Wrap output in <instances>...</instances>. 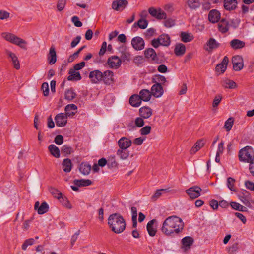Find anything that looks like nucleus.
Listing matches in <instances>:
<instances>
[{
    "label": "nucleus",
    "instance_id": "nucleus-3",
    "mask_svg": "<svg viewBox=\"0 0 254 254\" xmlns=\"http://www.w3.org/2000/svg\"><path fill=\"white\" fill-rule=\"evenodd\" d=\"M239 159L241 162L249 163L254 161V152L250 146H247L240 149L239 152Z\"/></svg>",
    "mask_w": 254,
    "mask_h": 254
},
{
    "label": "nucleus",
    "instance_id": "nucleus-40",
    "mask_svg": "<svg viewBox=\"0 0 254 254\" xmlns=\"http://www.w3.org/2000/svg\"><path fill=\"white\" fill-rule=\"evenodd\" d=\"M92 183L90 180L87 179H81V180H75L74 181V184L77 186H88L91 185Z\"/></svg>",
    "mask_w": 254,
    "mask_h": 254
},
{
    "label": "nucleus",
    "instance_id": "nucleus-30",
    "mask_svg": "<svg viewBox=\"0 0 254 254\" xmlns=\"http://www.w3.org/2000/svg\"><path fill=\"white\" fill-rule=\"evenodd\" d=\"M129 102L132 106L138 107L141 105V100L139 95L134 94L130 97Z\"/></svg>",
    "mask_w": 254,
    "mask_h": 254
},
{
    "label": "nucleus",
    "instance_id": "nucleus-36",
    "mask_svg": "<svg viewBox=\"0 0 254 254\" xmlns=\"http://www.w3.org/2000/svg\"><path fill=\"white\" fill-rule=\"evenodd\" d=\"M62 165L64 171L66 173L70 172L72 169V162L70 159L66 158L64 159L62 162Z\"/></svg>",
    "mask_w": 254,
    "mask_h": 254
},
{
    "label": "nucleus",
    "instance_id": "nucleus-8",
    "mask_svg": "<svg viewBox=\"0 0 254 254\" xmlns=\"http://www.w3.org/2000/svg\"><path fill=\"white\" fill-rule=\"evenodd\" d=\"M153 82L155 84L152 86L151 88V93L152 95L156 98L160 97L163 94L164 91L162 85L157 83L156 81L153 80Z\"/></svg>",
    "mask_w": 254,
    "mask_h": 254
},
{
    "label": "nucleus",
    "instance_id": "nucleus-41",
    "mask_svg": "<svg viewBox=\"0 0 254 254\" xmlns=\"http://www.w3.org/2000/svg\"><path fill=\"white\" fill-rule=\"evenodd\" d=\"M76 96V94L72 88L66 90L65 92V99L68 101H71Z\"/></svg>",
    "mask_w": 254,
    "mask_h": 254
},
{
    "label": "nucleus",
    "instance_id": "nucleus-14",
    "mask_svg": "<svg viewBox=\"0 0 254 254\" xmlns=\"http://www.w3.org/2000/svg\"><path fill=\"white\" fill-rule=\"evenodd\" d=\"M5 53L7 55L9 60L11 61L14 67L17 70L19 69V61L16 55L14 53H12L8 50H5Z\"/></svg>",
    "mask_w": 254,
    "mask_h": 254
},
{
    "label": "nucleus",
    "instance_id": "nucleus-48",
    "mask_svg": "<svg viewBox=\"0 0 254 254\" xmlns=\"http://www.w3.org/2000/svg\"><path fill=\"white\" fill-rule=\"evenodd\" d=\"M73 148L68 145H64L61 148V152L65 155H69L73 152Z\"/></svg>",
    "mask_w": 254,
    "mask_h": 254
},
{
    "label": "nucleus",
    "instance_id": "nucleus-19",
    "mask_svg": "<svg viewBox=\"0 0 254 254\" xmlns=\"http://www.w3.org/2000/svg\"><path fill=\"white\" fill-rule=\"evenodd\" d=\"M47 60L49 64L52 65L54 64L57 61V55L55 50V48L53 45H52L49 49V52L47 55Z\"/></svg>",
    "mask_w": 254,
    "mask_h": 254
},
{
    "label": "nucleus",
    "instance_id": "nucleus-64",
    "mask_svg": "<svg viewBox=\"0 0 254 254\" xmlns=\"http://www.w3.org/2000/svg\"><path fill=\"white\" fill-rule=\"evenodd\" d=\"M245 185L248 189L254 191V183L250 181H246L245 182Z\"/></svg>",
    "mask_w": 254,
    "mask_h": 254
},
{
    "label": "nucleus",
    "instance_id": "nucleus-37",
    "mask_svg": "<svg viewBox=\"0 0 254 254\" xmlns=\"http://www.w3.org/2000/svg\"><path fill=\"white\" fill-rule=\"evenodd\" d=\"M91 169V166L86 163H82L79 167L80 172L83 175H88L89 174Z\"/></svg>",
    "mask_w": 254,
    "mask_h": 254
},
{
    "label": "nucleus",
    "instance_id": "nucleus-25",
    "mask_svg": "<svg viewBox=\"0 0 254 254\" xmlns=\"http://www.w3.org/2000/svg\"><path fill=\"white\" fill-rule=\"evenodd\" d=\"M139 115L144 119L149 118L152 114V110L147 106L141 107L139 110Z\"/></svg>",
    "mask_w": 254,
    "mask_h": 254
},
{
    "label": "nucleus",
    "instance_id": "nucleus-12",
    "mask_svg": "<svg viewBox=\"0 0 254 254\" xmlns=\"http://www.w3.org/2000/svg\"><path fill=\"white\" fill-rule=\"evenodd\" d=\"M233 68L236 71H240L243 67V60L240 56H235L232 58Z\"/></svg>",
    "mask_w": 254,
    "mask_h": 254
},
{
    "label": "nucleus",
    "instance_id": "nucleus-16",
    "mask_svg": "<svg viewBox=\"0 0 254 254\" xmlns=\"http://www.w3.org/2000/svg\"><path fill=\"white\" fill-rule=\"evenodd\" d=\"M39 204V202L37 201L34 205V209L37 211L39 214H43L48 211L49 206L46 202H43L40 206Z\"/></svg>",
    "mask_w": 254,
    "mask_h": 254
},
{
    "label": "nucleus",
    "instance_id": "nucleus-61",
    "mask_svg": "<svg viewBox=\"0 0 254 254\" xmlns=\"http://www.w3.org/2000/svg\"><path fill=\"white\" fill-rule=\"evenodd\" d=\"M135 124L137 127H141L143 126L144 122L142 118L137 117L135 120Z\"/></svg>",
    "mask_w": 254,
    "mask_h": 254
},
{
    "label": "nucleus",
    "instance_id": "nucleus-52",
    "mask_svg": "<svg viewBox=\"0 0 254 254\" xmlns=\"http://www.w3.org/2000/svg\"><path fill=\"white\" fill-rule=\"evenodd\" d=\"M66 0H58L57 7L59 11L63 10L66 5Z\"/></svg>",
    "mask_w": 254,
    "mask_h": 254
},
{
    "label": "nucleus",
    "instance_id": "nucleus-6",
    "mask_svg": "<svg viewBox=\"0 0 254 254\" xmlns=\"http://www.w3.org/2000/svg\"><path fill=\"white\" fill-rule=\"evenodd\" d=\"M149 13L152 16L157 19H165L166 18V14L161 8H155L150 7L148 9Z\"/></svg>",
    "mask_w": 254,
    "mask_h": 254
},
{
    "label": "nucleus",
    "instance_id": "nucleus-27",
    "mask_svg": "<svg viewBox=\"0 0 254 254\" xmlns=\"http://www.w3.org/2000/svg\"><path fill=\"white\" fill-rule=\"evenodd\" d=\"M118 144L120 148L127 149L131 146L132 141L125 137H123L119 139Z\"/></svg>",
    "mask_w": 254,
    "mask_h": 254
},
{
    "label": "nucleus",
    "instance_id": "nucleus-55",
    "mask_svg": "<svg viewBox=\"0 0 254 254\" xmlns=\"http://www.w3.org/2000/svg\"><path fill=\"white\" fill-rule=\"evenodd\" d=\"M41 89L43 90L45 96H47L49 95V88L48 83H43L41 86Z\"/></svg>",
    "mask_w": 254,
    "mask_h": 254
},
{
    "label": "nucleus",
    "instance_id": "nucleus-2",
    "mask_svg": "<svg viewBox=\"0 0 254 254\" xmlns=\"http://www.w3.org/2000/svg\"><path fill=\"white\" fill-rule=\"evenodd\" d=\"M108 224L111 230L116 234L122 233L126 227L125 219L118 213L112 214L109 216L108 219Z\"/></svg>",
    "mask_w": 254,
    "mask_h": 254
},
{
    "label": "nucleus",
    "instance_id": "nucleus-1",
    "mask_svg": "<svg viewBox=\"0 0 254 254\" xmlns=\"http://www.w3.org/2000/svg\"><path fill=\"white\" fill-rule=\"evenodd\" d=\"M184 225V222L181 218L173 215L165 219L163 222L161 230L166 236H173L182 231Z\"/></svg>",
    "mask_w": 254,
    "mask_h": 254
},
{
    "label": "nucleus",
    "instance_id": "nucleus-7",
    "mask_svg": "<svg viewBox=\"0 0 254 254\" xmlns=\"http://www.w3.org/2000/svg\"><path fill=\"white\" fill-rule=\"evenodd\" d=\"M202 189L197 186H194L186 190V192L191 199H195L200 195Z\"/></svg>",
    "mask_w": 254,
    "mask_h": 254
},
{
    "label": "nucleus",
    "instance_id": "nucleus-23",
    "mask_svg": "<svg viewBox=\"0 0 254 254\" xmlns=\"http://www.w3.org/2000/svg\"><path fill=\"white\" fill-rule=\"evenodd\" d=\"M239 198L240 200L245 204L246 206L250 207L251 205L250 200L251 199V196L250 193L245 191L242 194H239Z\"/></svg>",
    "mask_w": 254,
    "mask_h": 254
},
{
    "label": "nucleus",
    "instance_id": "nucleus-38",
    "mask_svg": "<svg viewBox=\"0 0 254 254\" xmlns=\"http://www.w3.org/2000/svg\"><path fill=\"white\" fill-rule=\"evenodd\" d=\"M186 50V47L183 44H177L175 47L174 52L177 56L183 55Z\"/></svg>",
    "mask_w": 254,
    "mask_h": 254
},
{
    "label": "nucleus",
    "instance_id": "nucleus-20",
    "mask_svg": "<svg viewBox=\"0 0 254 254\" xmlns=\"http://www.w3.org/2000/svg\"><path fill=\"white\" fill-rule=\"evenodd\" d=\"M205 50L208 52H211L213 50L220 47V44L218 43L213 38H210L206 42Z\"/></svg>",
    "mask_w": 254,
    "mask_h": 254
},
{
    "label": "nucleus",
    "instance_id": "nucleus-10",
    "mask_svg": "<svg viewBox=\"0 0 254 254\" xmlns=\"http://www.w3.org/2000/svg\"><path fill=\"white\" fill-rule=\"evenodd\" d=\"M67 116L64 113L58 114L55 117L56 125L59 127H64L67 124Z\"/></svg>",
    "mask_w": 254,
    "mask_h": 254
},
{
    "label": "nucleus",
    "instance_id": "nucleus-44",
    "mask_svg": "<svg viewBox=\"0 0 254 254\" xmlns=\"http://www.w3.org/2000/svg\"><path fill=\"white\" fill-rule=\"evenodd\" d=\"M117 155L122 159H126L129 155V152L127 149L120 148L117 152Z\"/></svg>",
    "mask_w": 254,
    "mask_h": 254
},
{
    "label": "nucleus",
    "instance_id": "nucleus-58",
    "mask_svg": "<svg viewBox=\"0 0 254 254\" xmlns=\"http://www.w3.org/2000/svg\"><path fill=\"white\" fill-rule=\"evenodd\" d=\"M151 127L149 126H146L140 130V134L142 135H147L150 132Z\"/></svg>",
    "mask_w": 254,
    "mask_h": 254
},
{
    "label": "nucleus",
    "instance_id": "nucleus-54",
    "mask_svg": "<svg viewBox=\"0 0 254 254\" xmlns=\"http://www.w3.org/2000/svg\"><path fill=\"white\" fill-rule=\"evenodd\" d=\"M164 26L166 27L171 28L175 25V20L172 18H169L164 21Z\"/></svg>",
    "mask_w": 254,
    "mask_h": 254
},
{
    "label": "nucleus",
    "instance_id": "nucleus-43",
    "mask_svg": "<svg viewBox=\"0 0 254 254\" xmlns=\"http://www.w3.org/2000/svg\"><path fill=\"white\" fill-rule=\"evenodd\" d=\"M181 40L185 43L191 41L193 39V36L190 33L182 32L180 34Z\"/></svg>",
    "mask_w": 254,
    "mask_h": 254
},
{
    "label": "nucleus",
    "instance_id": "nucleus-53",
    "mask_svg": "<svg viewBox=\"0 0 254 254\" xmlns=\"http://www.w3.org/2000/svg\"><path fill=\"white\" fill-rule=\"evenodd\" d=\"M137 25L140 28L144 29L147 26L148 22L145 19H140L138 21Z\"/></svg>",
    "mask_w": 254,
    "mask_h": 254
},
{
    "label": "nucleus",
    "instance_id": "nucleus-50",
    "mask_svg": "<svg viewBox=\"0 0 254 254\" xmlns=\"http://www.w3.org/2000/svg\"><path fill=\"white\" fill-rule=\"evenodd\" d=\"M156 52L152 48H148L144 51V55L146 58L151 59L155 55Z\"/></svg>",
    "mask_w": 254,
    "mask_h": 254
},
{
    "label": "nucleus",
    "instance_id": "nucleus-51",
    "mask_svg": "<svg viewBox=\"0 0 254 254\" xmlns=\"http://www.w3.org/2000/svg\"><path fill=\"white\" fill-rule=\"evenodd\" d=\"M131 54L129 52L125 51L121 53V59L123 61H129L131 60Z\"/></svg>",
    "mask_w": 254,
    "mask_h": 254
},
{
    "label": "nucleus",
    "instance_id": "nucleus-33",
    "mask_svg": "<svg viewBox=\"0 0 254 254\" xmlns=\"http://www.w3.org/2000/svg\"><path fill=\"white\" fill-rule=\"evenodd\" d=\"M139 96L140 97L141 101L147 102L150 100L152 94L147 89H142L139 92Z\"/></svg>",
    "mask_w": 254,
    "mask_h": 254
},
{
    "label": "nucleus",
    "instance_id": "nucleus-63",
    "mask_svg": "<svg viewBox=\"0 0 254 254\" xmlns=\"http://www.w3.org/2000/svg\"><path fill=\"white\" fill-rule=\"evenodd\" d=\"M157 83H160L161 85L163 84L166 81V78L161 75H158L156 76Z\"/></svg>",
    "mask_w": 254,
    "mask_h": 254
},
{
    "label": "nucleus",
    "instance_id": "nucleus-31",
    "mask_svg": "<svg viewBox=\"0 0 254 254\" xmlns=\"http://www.w3.org/2000/svg\"><path fill=\"white\" fill-rule=\"evenodd\" d=\"M69 75L67 77V79L69 81H78L81 79V75L78 71L70 69L69 71Z\"/></svg>",
    "mask_w": 254,
    "mask_h": 254
},
{
    "label": "nucleus",
    "instance_id": "nucleus-47",
    "mask_svg": "<svg viewBox=\"0 0 254 254\" xmlns=\"http://www.w3.org/2000/svg\"><path fill=\"white\" fill-rule=\"evenodd\" d=\"M162 192H167V189H160L157 190L156 192L151 196V200L152 201H156L162 195Z\"/></svg>",
    "mask_w": 254,
    "mask_h": 254
},
{
    "label": "nucleus",
    "instance_id": "nucleus-28",
    "mask_svg": "<svg viewBox=\"0 0 254 254\" xmlns=\"http://www.w3.org/2000/svg\"><path fill=\"white\" fill-rule=\"evenodd\" d=\"M77 107L74 104H70L65 107V114L68 117L73 116L77 112Z\"/></svg>",
    "mask_w": 254,
    "mask_h": 254
},
{
    "label": "nucleus",
    "instance_id": "nucleus-57",
    "mask_svg": "<svg viewBox=\"0 0 254 254\" xmlns=\"http://www.w3.org/2000/svg\"><path fill=\"white\" fill-rule=\"evenodd\" d=\"M10 17V13L4 10H0V19L5 20L8 19Z\"/></svg>",
    "mask_w": 254,
    "mask_h": 254
},
{
    "label": "nucleus",
    "instance_id": "nucleus-24",
    "mask_svg": "<svg viewBox=\"0 0 254 254\" xmlns=\"http://www.w3.org/2000/svg\"><path fill=\"white\" fill-rule=\"evenodd\" d=\"M193 242V239L192 237L189 236L184 237L182 240V249L185 251L188 250L192 245Z\"/></svg>",
    "mask_w": 254,
    "mask_h": 254
},
{
    "label": "nucleus",
    "instance_id": "nucleus-21",
    "mask_svg": "<svg viewBox=\"0 0 254 254\" xmlns=\"http://www.w3.org/2000/svg\"><path fill=\"white\" fill-rule=\"evenodd\" d=\"M224 7L228 11L234 10L237 7V0H224Z\"/></svg>",
    "mask_w": 254,
    "mask_h": 254
},
{
    "label": "nucleus",
    "instance_id": "nucleus-34",
    "mask_svg": "<svg viewBox=\"0 0 254 254\" xmlns=\"http://www.w3.org/2000/svg\"><path fill=\"white\" fill-rule=\"evenodd\" d=\"M205 140L201 139L197 141L190 150V154H194L200 150L205 144Z\"/></svg>",
    "mask_w": 254,
    "mask_h": 254
},
{
    "label": "nucleus",
    "instance_id": "nucleus-11",
    "mask_svg": "<svg viewBox=\"0 0 254 254\" xmlns=\"http://www.w3.org/2000/svg\"><path fill=\"white\" fill-rule=\"evenodd\" d=\"M103 73L99 70H95L90 72L89 77L92 83H98L102 81Z\"/></svg>",
    "mask_w": 254,
    "mask_h": 254
},
{
    "label": "nucleus",
    "instance_id": "nucleus-45",
    "mask_svg": "<svg viewBox=\"0 0 254 254\" xmlns=\"http://www.w3.org/2000/svg\"><path fill=\"white\" fill-rule=\"evenodd\" d=\"M188 6L192 9H196L200 6V2L199 0H188Z\"/></svg>",
    "mask_w": 254,
    "mask_h": 254
},
{
    "label": "nucleus",
    "instance_id": "nucleus-60",
    "mask_svg": "<svg viewBox=\"0 0 254 254\" xmlns=\"http://www.w3.org/2000/svg\"><path fill=\"white\" fill-rule=\"evenodd\" d=\"M64 137L61 135H57L54 139V142L57 145H61L64 142Z\"/></svg>",
    "mask_w": 254,
    "mask_h": 254
},
{
    "label": "nucleus",
    "instance_id": "nucleus-15",
    "mask_svg": "<svg viewBox=\"0 0 254 254\" xmlns=\"http://www.w3.org/2000/svg\"><path fill=\"white\" fill-rule=\"evenodd\" d=\"M107 63L110 67L117 69L121 64V59L118 56H113L108 59Z\"/></svg>",
    "mask_w": 254,
    "mask_h": 254
},
{
    "label": "nucleus",
    "instance_id": "nucleus-9",
    "mask_svg": "<svg viewBox=\"0 0 254 254\" xmlns=\"http://www.w3.org/2000/svg\"><path fill=\"white\" fill-rule=\"evenodd\" d=\"M131 44L136 50H141L144 48V40L140 37H135L132 39Z\"/></svg>",
    "mask_w": 254,
    "mask_h": 254
},
{
    "label": "nucleus",
    "instance_id": "nucleus-29",
    "mask_svg": "<svg viewBox=\"0 0 254 254\" xmlns=\"http://www.w3.org/2000/svg\"><path fill=\"white\" fill-rule=\"evenodd\" d=\"M218 27L220 32L225 33L229 29V23L225 19H222L218 23Z\"/></svg>",
    "mask_w": 254,
    "mask_h": 254
},
{
    "label": "nucleus",
    "instance_id": "nucleus-32",
    "mask_svg": "<svg viewBox=\"0 0 254 254\" xmlns=\"http://www.w3.org/2000/svg\"><path fill=\"white\" fill-rule=\"evenodd\" d=\"M156 221V220L155 219H152L149 221L147 224V230L150 236H154L156 233V228L153 226L154 223Z\"/></svg>",
    "mask_w": 254,
    "mask_h": 254
},
{
    "label": "nucleus",
    "instance_id": "nucleus-62",
    "mask_svg": "<svg viewBox=\"0 0 254 254\" xmlns=\"http://www.w3.org/2000/svg\"><path fill=\"white\" fill-rule=\"evenodd\" d=\"M81 36L78 35L71 42V47L74 48L80 42L81 40Z\"/></svg>",
    "mask_w": 254,
    "mask_h": 254
},
{
    "label": "nucleus",
    "instance_id": "nucleus-42",
    "mask_svg": "<svg viewBox=\"0 0 254 254\" xmlns=\"http://www.w3.org/2000/svg\"><path fill=\"white\" fill-rule=\"evenodd\" d=\"M222 85L225 88L234 89L237 87L234 81L227 79L223 81Z\"/></svg>",
    "mask_w": 254,
    "mask_h": 254
},
{
    "label": "nucleus",
    "instance_id": "nucleus-49",
    "mask_svg": "<svg viewBox=\"0 0 254 254\" xmlns=\"http://www.w3.org/2000/svg\"><path fill=\"white\" fill-rule=\"evenodd\" d=\"M233 124V118L232 117L229 118L225 122L224 127L226 129L227 131H229L231 129Z\"/></svg>",
    "mask_w": 254,
    "mask_h": 254
},
{
    "label": "nucleus",
    "instance_id": "nucleus-59",
    "mask_svg": "<svg viewBox=\"0 0 254 254\" xmlns=\"http://www.w3.org/2000/svg\"><path fill=\"white\" fill-rule=\"evenodd\" d=\"M71 21L76 27H80L82 26V23L79 20V18L76 16L72 17Z\"/></svg>",
    "mask_w": 254,
    "mask_h": 254
},
{
    "label": "nucleus",
    "instance_id": "nucleus-4",
    "mask_svg": "<svg viewBox=\"0 0 254 254\" xmlns=\"http://www.w3.org/2000/svg\"><path fill=\"white\" fill-rule=\"evenodd\" d=\"M2 36L6 41L20 47L23 49L27 50L26 46L27 42L16 36L15 35L12 33L5 32L2 34Z\"/></svg>",
    "mask_w": 254,
    "mask_h": 254
},
{
    "label": "nucleus",
    "instance_id": "nucleus-56",
    "mask_svg": "<svg viewBox=\"0 0 254 254\" xmlns=\"http://www.w3.org/2000/svg\"><path fill=\"white\" fill-rule=\"evenodd\" d=\"M222 99V96L221 95H216L213 102L212 106L213 107H217L218 105L220 104L221 100Z\"/></svg>",
    "mask_w": 254,
    "mask_h": 254
},
{
    "label": "nucleus",
    "instance_id": "nucleus-35",
    "mask_svg": "<svg viewBox=\"0 0 254 254\" xmlns=\"http://www.w3.org/2000/svg\"><path fill=\"white\" fill-rule=\"evenodd\" d=\"M230 44L231 48L234 50L241 49L245 45L244 42L236 39L232 40Z\"/></svg>",
    "mask_w": 254,
    "mask_h": 254
},
{
    "label": "nucleus",
    "instance_id": "nucleus-39",
    "mask_svg": "<svg viewBox=\"0 0 254 254\" xmlns=\"http://www.w3.org/2000/svg\"><path fill=\"white\" fill-rule=\"evenodd\" d=\"M48 149L50 153L55 157L59 158L60 156V150L58 147L55 145H50L48 146Z\"/></svg>",
    "mask_w": 254,
    "mask_h": 254
},
{
    "label": "nucleus",
    "instance_id": "nucleus-5",
    "mask_svg": "<svg viewBox=\"0 0 254 254\" xmlns=\"http://www.w3.org/2000/svg\"><path fill=\"white\" fill-rule=\"evenodd\" d=\"M170 44V38L168 35L163 34L160 35L158 38L154 39L151 41V44L155 48L159 46H168Z\"/></svg>",
    "mask_w": 254,
    "mask_h": 254
},
{
    "label": "nucleus",
    "instance_id": "nucleus-13",
    "mask_svg": "<svg viewBox=\"0 0 254 254\" xmlns=\"http://www.w3.org/2000/svg\"><path fill=\"white\" fill-rule=\"evenodd\" d=\"M128 4V1L125 0H116L113 1L112 8L116 11L123 10Z\"/></svg>",
    "mask_w": 254,
    "mask_h": 254
},
{
    "label": "nucleus",
    "instance_id": "nucleus-26",
    "mask_svg": "<svg viewBox=\"0 0 254 254\" xmlns=\"http://www.w3.org/2000/svg\"><path fill=\"white\" fill-rule=\"evenodd\" d=\"M228 62V58L227 56H225L222 62L216 65L215 68L216 71L218 72H220L222 73H224L227 68Z\"/></svg>",
    "mask_w": 254,
    "mask_h": 254
},
{
    "label": "nucleus",
    "instance_id": "nucleus-46",
    "mask_svg": "<svg viewBox=\"0 0 254 254\" xmlns=\"http://www.w3.org/2000/svg\"><path fill=\"white\" fill-rule=\"evenodd\" d=\"M235 180L232 177H228L227 180V186L232 191L236 192V189L235 187Z\"/></svg>",
    "mask_w": 254,
    "mask_h": 254
},
{
    "label": "nucleus",
    "instance_id": "nucleus-18",
    "mask_svg": "<svg viewBox=\"0 0 254 254\" xmlns=\"http://www.w3.org/2000/svg\"><path fill=\"white\" fill-rule=\"evenodd\" d=\"M221 14L216 9L210 10L208 14V19L210 22L213 23L218 22L220 19Z\"/></svg>",
    "mask_w": 254,
    "mask_h": 254
},
{
    "label": "nucleus",
    "instance_id": "nucleus-22",
    "mask_svg": "<svg viewBox=\"0 0 254 254\" xmlns=\"http://www.w3.org/2000/svg\"><path fill=\"white\" fill-rule=\"evenodd\" d=\"M102 80L106 85H110L113 82V72L110 70H106L103 73Z\"/></svg>",
    "mask_w": 254,
    "mask_h": 254
},
{
    "label": "nucleus",
    "instance_id": "nucleus-17",
    "mask_svg": "<svg viewBox=\"0 0 254 254\" xmlns=\"http://www.w3.org/2000/svg\"><path fill=\"white\" fill-rule=\"evenodd\" d=\"M49 191L54 197L57 198L58 199H60V198H62L64 200H65L66 201V202L64 203V205L67 207H68L69 208H71L69 201L67 200V199L66 198H63L62 197V194L59 191V190H58L57 189H56L54 188H51L49 189Z\"/></svg>",
    "mask_w": 254,
    "mask_h": 254
}]
</instances>
